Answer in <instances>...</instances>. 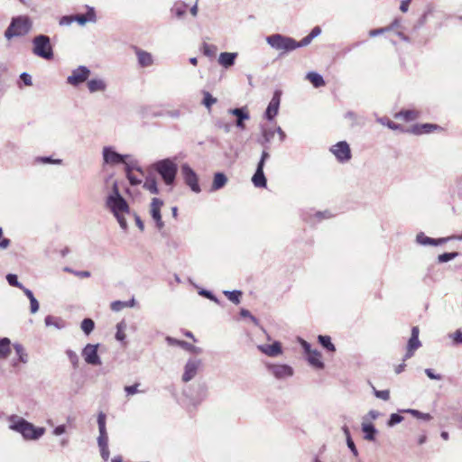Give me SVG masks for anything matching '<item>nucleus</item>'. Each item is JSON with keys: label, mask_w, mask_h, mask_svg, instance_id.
I'll use <instances>...</instances> for the list:
<instances>
[{"label": "nucleus", "mask_w": 462, "mask_h": 462, "mask_svg": "<svg viewBox=\"0 0 462 462\" xmlns=\"http://www.w3.org/2000/svg\"><path fill=\"white\" fill-rule=\"evenodd\" d=\"M106 205L116 218L120 227L126 230L128 226L125 214H129L130 208L126 200L120 194L116 182L113 184L112 192L107 196Z\"/></svg>", "instance_id": "obj_1"}, {"label": "nucleus", "mask_w": 462, "mask_h": 462, "mask_svg": "<svg viewBox=\"0 0 462 462\" xmlns=\"http://www.w3.org/2000/svg\"><path fill=\"white\" fill-rule=\"evenodd\" d=\"M9 429L20 433L25 440H38L45 433V428L36 427L30 421L18 415L8 417Z\"/></svg>", "instance_id": "obj_2"}, {"label": "nucleus", "mask_w": 462, "mask_h": 462, "mask_svg": "<svg viewBox=\"0 0 462 462\" xmlns=\"http://www.w3.org/2000/svg\"><path fill=\"white\" fill-rule=\"evenodd\" d=\"M152 169L161 176L166 186L173 187L178 172V165L173 159L159 160L152 164Z\"/></svg>", "instance_id": "obj_3"}, {"label": "nucleus", "mask_w": 462, "mask_h": 462, "mask_svg": "<svg viewBox=\"0 0 462 462\" xmlns=\"http://www.w3.org/2000/svg\"><path fill=\"white\" fill-rule=\"evenodd\" d=\"M32 21L26 15L14 17L5 32V37L11 40L14 37L23 36L32 29Z\"/></svg>", "instance_id": "obj_4"}, {"label": "nucleus", "mask_w": 462, "mask_h": 462, "mask_svg": "<svg viewBox=\"0 0 462 462\" xmlns=\"http://www.w3.org/2000/svg\"><path fill=\"white\" fill-rule=\"evenodd\" d=\"M266 42L273 50L281 51L280 55L297 49L296 40L280 33H274L265 38Z\"/></svg>", "instance_id": "obj_5"}, {"label": "nucleus", "mask_w": 462, "mask_h": 462, "mask_svg": "<svg viewBox=\"0 0 462 462\" xmlns=\"http://www.w3.org/2000/svg\"><path fill=\"white\" fill-rule=\"evenodd\" d=\"M32 42L34 55L47 60L53 58V49L49 36L45 34L36 35Z\"/></svg>", "instance_id": "obj_6"}, {"label": "nucleus", "mask_w": 462, "mask_h": 462, "mask_svg": "<svg viewBox=\"0 0 462 462\" xmlns=\"http://www.w3.org/2000/svg\"><path fill=\"white\" fill-rule=\"evenodd\" d=\"M270 158V153L263 150L261 154V158L257 163L254 174L252 177V182L256 188H266L267 180L265 178L263 168L265 162Z\"/></svg>", "instance_id": "obj_7"}, {"label": "nucleus", "mask_w": 462, "mask_h": 462, "mask_svg": "<svg viewBox=\"0 0 462 462\" xmlns=\"http://www.w3.org/2000/svg\"><path fill=\"white\" fill-rule=\"evenodd\" d=\"M180 170L185 183L193 192L199 193L201 189L199 184L198 175L188 163H183Z\"/></svg>", "instance_id": "obj_8"}, {"label": "nucleus", "mask_w": 462, "mask_h": 462, "mask_svg": "<svg viewBox=\"0 0 462 462\" xmlns=\"http://www.w3.org/2000/svg\"><path fill=\"white\" fill-rule=\"evenodd\" d=\"M208 386L205 383H199L189 388V392L186 393L192 404L198 405L208 397Z\"/></svg>", "instance_id": "obj_9"}, {"label": "nucleus", "mask_w": 462, "mask_h": 462, "mask_svg": "<svg viewBox=\"0 0 462 462\" xmlns=\"http://www.w3.org/2000/svg\"><path fill=\"white\" fill-rule=\"evenodd\" d=\"M102 156L104 163L111 166L125 163V159L129 157V155L118 153L112 146H105Z\"/></svg>", "instance_id": "obj_10"}, {"label": "nucleus", "mask_w": 462, "mask_h": 462, "mask_svg": "<svg viewBox=\"0 0 462 462\" xmlns=\"http://www.w3.org/2000/svg\"><path fill=\"white\" fill-rule=\"evenodd\" d=\"M330 152L337 160L341 162H347L351 159V150L346 141H340L330 147Z\"/></svg>", "instance_id": "obj_11"}, {"label": "nucleus", "mask_w": 462, "mask_h": 462, "mask_svg": "<svg viewBox=\"0 0 462 462\" xmlns=\"http://www.w3.org/2000/svg\"><path fill=\"white\" fill-rule=\"evenodd\" d=\"M90 73V69L86 66H79L67 78V83L73 87H78L88 79Z\"/></svg>", "instance_id": "obj_12"}, {"label": "nucleus", "mask_w": 462, "mask_h": 462, "mask_svg": "<svg viewBox=\"0 0 462 462\" xmlns=\"http://www.w3.org/2000/svg\"><path fill=\"white\" fill-rule=\"evenodd\" d=\"M99 345L87 344L82 349V356L88 365H100L102 364L97 349Z\"/></svg>", "instance_id": "obj_13"}, {"label": "nucleus", "mask_w": 462, "mask_h": 462, "mask_svg": "<svg viewBox=\"0 0 462 462\" xmlns=\"http://www.w3.org/2000/svg\"><path fill=\"white\" fill-rule=\"evenodd\" d=\"M420 329L419 327L414 326L411 328V337L408 340L406 354L404 355V361L413 356L415 351L421 346V342L419 339Z\"/></svg>", "instance_id": "obj_14"}, {"label": "nucleus", "mask_w": 462, "mask_h": 462, "mask_svg": "<svg viewBox=\"0 0 462 462\" xmlns=\"http://www.w3.org/2000/svg\"><path fill=\"white\" fill-rule=\"evenodd\" d=\"M269 372L279 380L286 379L293 375V368L285 364H272L268 365Z\"/></svg>", "instance_id": "obj_15"}, {"label": "nucleus", "mask_w": 462, "mask_h": 462, "mask_svg": "<svg viewBox=\"0 0 462 462\" xmlns=\"http://www.w3.org/2000/svg\"><path fill=\"white\" fill-rule=\"evenodd\" d=\"M162 205L163 201L161 199L153 198L152 199L150 213L159 231H162V228L164 227V222L162 221L161 215V208Z\"/></svg>", "instance_id": "obj_16"}, {"label": "nucleus", "mask_w": 462, "mask_h": 462, "mask_svg": "<svg viewBox=\"0 0 462 462\" xmlns=\"http://www.w3.org/2000/svg\"><path fill=\"white\" fill-rule=\"evenodd\" d=\"M200 365L201 361L199 359H189L184 366L182 381L185 383L191 381L197 375Z\"/></svg>", "instance_id": "obj_17"}, {"label": "nucleus", "mask_w": 462, "mask_h": 462, "mask_svg": "<svg viewBox=\"0 0 462 462\" xmlns=\"http://www.w3.org/2000/svg\"><path fill=\"white\" fill-rule=\"evenodd\" d=\"M281 95L282 92L280 90H276L273 93V96L266 108L265 117L269 121L273 120L278 114L281 102Z\"/></svg>", "instance_id": "obj_18"}, {"label": "nucleus", "mask_w": 462, "mask_h": 462, "mask_svg": "<svg viewBox=\"0 0 462 462\" xmlns=\"http://www.w3.org/2000/svg\"><path fill=\"white\" fill-rule=\"evenodd\" d=\"M106 414L100 412L97 416V425L99 435L97 437V445L100 446H108V436L106 428Z\"/></svg>", "instance_id": "obj_19"}, {"label": "nucleus", "mask_w": 462, "mask_h": 462, "mask_svg": "<svg viewBox=\"0 0 462 462\" xmlns=\"http://www.w3.org/2000/svg\"><path fill=\"white\" fill-rule=\"evenodd\" d=\"M228 113L236 117V125L240 129H244V121L248 120L250 118L246 107L231 108L228 110Z\"/></svg>", "instance_id": "obj_20"}, {"label": "nucleus", "mask_w": 462, "mask_h": 462, "mask_svg": "<svg viewBox=\"0 0 462 462\" xmlns=\"http://www.w3.org/2000/svg\"><path fill=\"white\" fill-rule=\"evenodd\" d=\"M257 348L264 355L270 357H275L282 353V345L275 341L272 345H259Z\"/></svg>", "instance_id": "obj_21"}, {"label": "nucleus", "mask_w": 462, "mask_h": 462, "mask_svg": "<svg viewBox=\"0 0 462 462\" xmlns=\"http://www.w3.org/2000/svg\"><path fill=\"white\" fill-rule=\"evenodd\" d=\"M134 52L140 67L147 68L153 64V57L150 52L137 47H134Z\"/></svg>", "instance_id": "obj_22"}, {"label": "nucleus", "mask_w": 462, "mask_h": 462, "mask_svg": "<svg viewBox=\"0 0 462 462\" xmlns=\"http://www.w3.org/2000/svg\"><path fill=\"white\" fill-rule=\"evenodd\" d=\"M448 240H449V238H447V237L439 238V239L431 238V237L425 236V234L423 232H420L416 236V242L421 245L437 246V245H440L446 243Z\"/></svg>", "instance_id": "obj_23"}, {"label": "nucleus", "mask_w": 462, "mask_h": 462, "mask_svg": "<svg viewBox=\"0 0 462 462\" xmlns=\"http://www.w3.org/2000/svg\"><path fill=\"white\" fill-rule=\"evenodd\" d=\"M237 56V52H221L218 57V63L223 68L228 69L235 64Z\"/></svg>", "instance_id": "obj_24"}, {"label": "nucleus", "mask_w": 462, "mask_h": 462, "mask_svg": "<svg viewBox=\"0 0 462 462\" xmlns=\"http://www.w3.org/2000/svg\"><path fill=\"white\" fill-rule=\"evenodd\" d=\"M73 16L75 18V22H78L80 25H85L88 22L96 23L97 21L96 12L93 7H88L86 14H77Z\"/></svg>", "instance_id": "obj_25"}, {"label": "nucleus", "mask_w": 462, "mask_h": 462, "mask_svg": "<svg viewBox=\"0 0 462 462\" xmlns=\"http://www.w3.org/2000/svg\"><path fill=\"white\" fill-rule=\"evenodd\" d=\"M106 87V81L102 79H92L88 81V88L90 93L104 92Z\"/></svg>", "instance_id": "obj_26"}, {"label": "nucleus", "mask_w": 462, "mask_h": 462, "mask_svg": "<svg viewBox=\"0 0 462 462\" xmlns=\"http://www.w3.org/2000/svg\"><path fill=\"white\" fill-rule=\"evenodd\" d=\"M420 112L414 109L401 110L395 114L396 119H402L406 122H411L418 119Z\"/></svg>", "instance_id": "obj_27"}, {"label": "nucleus", "mask_w": 462, "mask_h": 462, "mask_svg": "<svg viewBox=\"0 0 462 462\" xmlns=\"http://www.w3.org/2000/svg\"><path fill=\"white\" fill-rule=\"evenodd\" d=\"M227 182L226 176L222 172H217L214 175L211 190L216 191L222 189Z\"/></svg>", "instance_id": "obj_28"}, {"label": "nucleus", "mask_w": 462, "mask_h": 462, "mask_svg": "<svg viewBox=\"0 0 462 462\" xmlns=\"http://www.w3.org/2000/svg\"><path fill=\"white\" fill-rule=\"evenodd\" d=\"M166 341L170 346H180V347L184 348L185 350H188L190 352H195L197 349V347L195 346H193L192 344L188 343L186 341L176 339L171 337H167Z\"/></svg>", "instance_id": "obj_29"}, {"label": "nucleus", "mask_w": 462, "mask_h": 462, "mask_svg": "<svg viewBox=\"0 0 462 462\" xmlns=\"http://www.w3.org/2000/svg\"><path fill=\"white\" fill-rule=\"evenodd\" d=\"M308 362L312 366L322 369L324 367V363L321 360V354L318 350H313L310 355H308Z\"/></svg>", "instance_id": "obj_30"}, {"label": "nucleus", "mask_w": 462, "mask_h": 462, "mask_svg": "<svg viewBox=\"0 0 462 462\" xmlns=\"http://www.w3.org/2000/svg\"><path fill=\"white\" fill-rule=\"evenodd\" d=\"M362 431L365 433V439L369 441L374 440L377 430L372 423L364 421L362 423Z\"/></svg>", "instance_id": "obj_31"}, {"label": "nucleus", "mask_w": 462, "mask_h": 462, "mask_svg": "<svg viewBox=\"0 0 462 462\" xmlns=\"http://www.w3.org/2000/svg\"><path fill=\"white\" fill-rule=\"evenodd\" d=\"M44 323L47 327H54L58 329L65 328V321L60 318H56L51 315H48L44 319Z\"/></svg>", "instance_id": "obj_32"}, {"label": "nucleus", "mask_w": 462, "mask_h": 462, "mask_svg": "<svg viewBox=\"0 0 462 462\" xmlns=\"http://www.w3.org/2000/svg\"><path fill=\"white\" fill-rule=\"evenodd\" d=\"M438 128H439L438 125L421 124L413 127V133L416 134H430Z\"/></svg>", "instance_id": "obj_33"}, {"label": "nucleus", "mask_w": 462, "mask_h": 462, "mask_svg": "<svg viewBox=\"0 0 462 462\" xmlns=\"http://www.w3.org/2000/svg\"><path fill=\"white\" fill-rule=\"evenodd\" d=\"M306 79L311 82V84L315 88H319L325 86V80L323 77L314 71L308 72L306 75Z\"/></svg>", "instance_id": "obj_34"}, {"label": "nucleus", "mask_w": 462, "mask_h": 462, "mask_svg": "<svg viewBox=\"0 0 462 462\" xmlns=\"http://www.w3.org/2000/svg\"><path fill=\"white\" fill-rule=\"evenodd\" d=\"M13 346L17 356L18 361L23 364H27L29 361V356L25 348L19 343L14 344Z\"/></svg>", "instance_id": "obj_35"}, {"label": "nucleus", "mask_w": 462, "mask_h": 462, "mask_svg": "<svg viewBox=\"0 0 462 462\" xmlns=\"http://www.w3.org/2000/svg\"><path fill=\"white\" fill-rule=\"evenodd\" d=\"M10 344L11 341L7 337L0 339V359L6 358L11 353Z\"/></svg>", "instance_id": "obj_36"}, {"label": "nucleus", "mask_w": 462, "mask_h": 462, "mask_svg": "<svg viewBox=\"0 0 462 462\" xmlns=\"http://www.w3.org/2000/svg\"><path fill=\"white\" fill-rule=\"evenodd\" d=\"M262 130V135L263 141L262 142V144L269 143L274 137V134H276V128H268L263 125L261 126Z\"/></svg>", "instance_id": "obj_37"}, {"label": "nucleus", "mask_w": 462, "mask_h": 462, "mask_svg": "<svg viewBox=\"0 0 462 462\" xmlns=\"http://www.w3.org/2000/svg\"><path fill=\"white\" fill-rule=\"evenodd\" d=\"M143 188L150 191L152 194H158L159 189L157 186V181L154 178H147L143 183Z\"/></svg>", "instance_id": "obj_38"}, {"label": "nucleus", "mask_w": 462, "mask_h": 462, "mask_svg": "<svg viewBox=\"0 0 462 462\" xmlns=\"http://www.w3.org/2000/svg\"><path fill=\"white\" fill-rule=\"evenodd\" d=\"M224 294L226 298L235 304L240 303V299L242 296V291L238 290L235 291H224Z\"/></svg>", "instance_id": "obj_39"}, {"label": "nucleus", "mask_w": 462, "mask_h": 462, "mask_svg": "<svg viewBox=\"0 0 462 462\" xmlns=\"http://www.w3.org/2000/svg\"><path fill=\"white\" fill-rule=\"evenodd\" d=\"M319 344L330 352H335L336 347L328 336H319Z\"/></svg>", "instance_id": "obj_40"}, {"label": "nucleus", "mask_w": 462, "mask_h": 462, "mask_svg": "<svg viewBox=\"0 0 462 462\" xmlns=\"http://www.w3.org/2000/svg\"><path fill=\"white\" fill-rule=\"evenodd\" d=\"M80 328L86 335H89L94 330L95 323L91 319L87 318L81 321Z\"/></svg>", "instance_id": "obj_41"}, {"label": "nucleus", "mask_w": 462, "mask_h": 462, "mask_svg": "<svg viewBox=\"0 0 462 462\" xmlns=\"http://www.w3.org/2000/svg\"><path fill=\"white\" fill-rule=\"evenodd\" d=\"M402 411L410 413L413 417H415L417 419H421L424 420H430L431 419V415L430 413H423V412H421L418 410H414V409L402 410Z\"/></svg>", "instance_id": "obj_42"}, {"label": "nucleus", "mask_w": 462, "mask_h": 462, "mask_svg": "<svg viewBox=\"0 0 462 462\" xmlns=\"http://www.w3.org/2000/svg\"><path fill=\"white\" fill-rule=\"evenodd\" d=\"M217 98L213 97L212 95L208 91H203V100L202 104L208 108L210 109V107L217 103Z\"/></svg>", "instance_id": "obj_43"}, {"label": "nucleus", "mask_w": 462, "mask_h": 462, "mask_svg": "<svg viewBox=\"0 0 462 462\" xmlns=\"http://www.w3.org/2000/svg\"><path fill=\"white\" fill-rule=\"evenodd\" d=\"M126 328V324L124 321L119 322L116 325V338L118 341H124L125 338V330Z\"/></svg>", "instance_id": "obj_44"}, {"label": "nucleus", "mask_w": 462, "mask_h": 462, "mask_svg": "<svg viewBox=\"0 0 462 462\" xmlns=\"http://www.w3.org/2000/svg\"><path fill=\"white\" fill-rule=\"evenodd\" d=\"M187 10V5L185 4H175L171 8V13L177 17L180 18Z\"/></svg>", "instance_id": "obj_45"}, {"label": "nucleus", "mask_w": 462, "mask_h": 462, "mask_svg": "<svg viewBox=\"0 0 462 462\" xmlns=\"http://www.w3.org/2000/svg\"><path fill=\"white\" fill-rule=\"evenodd\" d=\"M35 162H40V163H51V164H61L62 163V160L60 159H52L51 156H42V157H37L35 159Z\"/></svg>", "instance_id": "obj_46"}, {"label": "nucleus", "mask_w": 462, "mask_h": 462, "mask_svg": "<svg viewBox=\"0 0 462 462\" xmlns=\"http://www.w3.org/2000/svg\"><path fill=\"white\" fill-rule=\"evenodd\" d=\"M448 337L452 339L454 346L462 345V330L457 329L454 333L448 334Z\"/></svg>", "instance_id": "obj_47"}, {"label": "nucleus", "mask_w": 462, "mask_h": 462, "mask_svg": "<svg viewBox=\"0 0 462 462\" xmlns=\"http://www.w3.org/2000/svg\"><path fill=\"white\" fill-rule=\"evenodd\" d=\"M458 255V253L452 252V253H444L438 256L439 263H448L453 259H455Z\"/></svg>", "instance_id": "obj_48"}, {"label": "nucleus", "mask_w": 462, "mask_h": 462, "mask_svg": "<svg viewBox=\"0 0 462 462\" xmlns=\"http://www.w3.org/2000/svg\"><path fill=\"white\" fill-rule=\"evenodd\" d=\"M139 386H140V383H135L133 385L125 386L124 390L127 396H131V395H134L138 393H144L145 391L138 389Z\"/></svg>", "instance_id": "obj_49"}, {"label": "nucleus", "mask_w": 462, "mask_h": 462, "mask_svg": "<svg viewBox=\"0 0 462 462\" xmlns=\"http://www.w3.org/2000/svg\"><path fill=\"white\" fill-rule=\"evenodd\" d=\"M202 51L204 55L212 58L216 55L217 47L215 45L204 43L202 46Z\"/></svg>", "instance_id": "obj_50"}, {"label": "nucleus", "mask_w": 462, "mask_h": 462, "mask_svg": "<svg viewBox=\"0 0 462 462\" xmlns=\"http://www.w3.org/2000/svg\"><path fill=\"white\" fill-rule=\"evenodd\" d=\"M66 355H67L69 360L70 361L71 365H73V367L77 368L79 366V360L77 353L74 352L73 350L68 349L66 351Z\"/></svg>", "instance_id": "obj_51"}, {"label": "nucleus", "mask_w": 462, "mask_h": 462, "mask_svg": "<svg viewBox=\"0 0 462 462\" xmlns=\"http://www.w3.org/2000/svg\"><path fill=\"white\" fill-rule=\"evenodd\" d=\"M377 122L383 125H386L388 128L393 129V130H396L400 127L399 125L392 122L387 117H379V118H377Z\"/></svg>", "instance_id": "obj_52"}, {"label": "nucleus", "mask_w": 462, "mask_h": 462, "mask_svg": "<svg viewBox=\"0 0 462 462\" xmlns=\"http://www.w3.org/2000/svg\"><path fill=\"white\" fill-rule=\"evenodd\" d=\"M373 392L376 398L382 399L383 401H388L390 399V391L389 390H377L373 386Z\"/></svg>", "instance_id": "obj_53"}, {"label": "nucleus", "mask_w": 462, "mask_h": 462, "mask_svg": "<svg viewBox=\"0 0 462 462\" xmlns=\"http://www.w3.org/2000/svg\"><path fill=\"white\" fill-rule=\"evenodd\" d=\"M6 280L8 282V283L11 285V286H14V287H17L19 289L23 288V284L18 281V278H17V275L15 274H13V273H9L6 275Z\"/></svg>", "instance_id": "obj_54"}, {"label": "nucleus", "mask_w": 462, "mask_h": 462, "mask_svg": "<svg viewBox=\"0 0 462 462\" xmlns=\"http://www.w3.org/2000/svg\"><path fill=\"white\" fill-rule=\"evenodd\" d=\"M403 420V417L398 413H392L390 419L387 422L389 427H393L394 425L402 422Z\"/></svg>", "instance_id": "obj_55"}, {"label": "nucleus", "mask_w": 462, "mask_h": 462, "mask_svg": "<svg viewBox=\"0 0 462 462\" xmlns=\"http://www.w3.org/2000/svg\"><path fill=\"white\" fill-rule=\"evenodd\" d=\"M73 22H75V18L73 15H64L60 19V26H69Z\"/></svg>", "instance_id": "obj_56"}, {"label": "nucleus", "mask_w": 462, "mask_h": 462, "mask_svg": "<svg viewBox=\"0 0 462 462\" xmlns=\"http://www.w3.org/2000/svg\"><path fill=\"white\" fill-rule=\"evenodd\" d=\"M110 308L113 311L118 312L125 308V303L122 300H115L111 303Z\"/></svg>", "instance_id": "obj_57"}, {"label": "nucleus", "mask_w": 462, "mask_h": 462, "mask_svg": "<svg viewBox=\"0 0 462 462\" xmlns=\"http://www.w3.org/2000/svg\"><path fill=\"white\" fill-rule=\"evenodd\" d=\"M124 164H125V170L126 174L131 173V171L133 170L141 171L140 168L136 165V162H127L125 160V163Z\"/></svg>", "instance_id": "obj_58"}, {"label": "nucleus", "mask_w": 462, "mask_h": 462, "mask_svg": "<svg viewBox=\"0 0 462 462\" xmlns=\"http://www.w3.org/2000/svg\"><path fill=\"white\" fill-rule=\"evenodd\" d=\"M199 294L209 299L210 300L216 302V303H219V300L218 299L209 291H207V290H201L199 291Z\"/></svg>", "instance_id": "obj_59"}, {"label": "nucleus", "mask_w": 462, "mask_h": 462, "mask_svg": "<svg viewBox=\"0 0 462 462\" xmlns=\"http://www.w3.org/2000/svg\"><path fill=\"white\" fill-rule=\"evenodd\" d=\"M312 40L313 39L308 34L303 39H301L300 42L296 41L297 49L300 48V47L308 46L312 42Z\"/></svg>", "instance_id": "obj_60"}, {"label": "nucleus", "mask_w": 462, "mask_h": 462, "mask_svg": "<svg viewBox=\"0 0 462 462\" xmlns=\"http://www.w3.org/2000/svg\"><path fill=\"white\" fill-rule=\"evenodd\" d=\"M20 79H22V81L24 83L25 86H32V77H31V75L29 73L23 72L20 75Z\"/></svg>", "instance_id": "obj_61"}, {"label": "nucleus", "mask_w": 462, "mask_h": 462, "mask_svg": "<svg viewBox=\"0 0 462 462\" xmlns=\"http://www.w3.org/2000/svg\"><path fill=\"white\" fill-rule=\"evenodd\" d=\"M346 445L348 447V448L351 450V452L353 453L354 457H357L358 456V450L352 439V438H348V439H346Z\"/></svg>", "instance_id": "obj_62"}, {"label": "nucleus", "mask_w": 462, "mask_h": 462, "mask_svg": "<svg viewBox=\"0 0 462 462\" xmlns=\"http://www.w3.org/2000/svg\"><path fill=\"white\" fill-rule=\"evenodd\" d=\"M40 305L36 298L30 300V310L31 313L34 314L39 310Z\"/></svg>", "instance_id": "obj_63"}, {"label": "nucleus", "mask_w": 462, "mask_h": 462, "mask_svg": "<svg viewBox=\"0 0 462 462\" xmlns=\"http://www.w3.org/2000/svg\"><path fill=\"white\" fill-rule=\"evenodd\" d=\"M380 416V412L374 410H371L364 417V421L367 420H376Z\"/></svg>", "instance_id": "obj_64"}]
</instances>
